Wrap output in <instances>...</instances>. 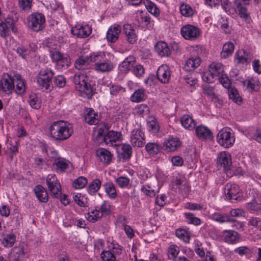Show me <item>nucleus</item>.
Returning a JSON list of instances; mask_svg holds the SVG:
<instances>
[{
    "label": "nucleus",
    "mask_w": 261,
    "mask_h": 261,
    "mask_svg": "<svg viewBox=\"0 0 261 261\" xmlns=\"http://www.w3.org/2000/svg\"><path fill=\"white\" fill-rule=\"evenodd\" d=\"M155 51L161 57H168L170 55V50L168 44L164 41H159L154 47Z\"/></svg>",
    "instance_id": "nucleus-31"
},
{
    "label": "nucleus",
    "mask_w": 261,
    "mask_h": 261,
    "mask_svg": "<svg viewBox=\"0 0 261 261\" xmlns=\"http://www.w3.org/2000/svg\"><path fill=\"white\" fill-rule=\"evenodd\" d=\"M245 135L249 139H253L256 142L261 143V128L256 129L251 128L244 132Z\"/></svg>",
    "instance_id": "nucleus-41"
},
{
    "label": "nucleus",
    "mask_w": 261,
    "mask_h": 261,
    "mask_svg": "<svg viewBox=\"0 0 261 261\" xmlns=\"http://www.w3.org/2000/svg\"><path fill=\"white\" fill-rule=\"evenodd\" d=\"M201 63V60L198 56L190 57L185 62L184 69L187 71H193L198 68Z\"/></svg>",
    "instance_id": "nucleus-25"
},
{
    "label": "nucleus",
    "mask_w": 261,
    "mask_h": 261,
    "mask_svg": "<svg viewBox=\"0 0 261 261\" xmlns=\"http://www.w3.org/2000/svg\"><path fill=\"white\" fill-rule=\"evenodd\" d=\"M100 210L102 215H109L113 210V206L111 204L110 202L104 201L100 205Z\"/></svg>",
    "instance_id": "nucleus-56"
},
{
    "label": "nucleus",
    "mask_w": 261,
    "mask_h": 261,
    "mask_svg": "<svg viewBox=\"0 0 261 261\" xmlns=\"http://www.w3.org/2000/svg\"><path fill=\"white\" fill-rule=\"evenodd\" d=\"M109 86L110 87V94L112 95L122 94L125 92V89L121 86L111 85Z\"/></svg>",
    "instance_id": "nucleus-62"
},
{
    "label": "nucleus",
    "mask_w": 261,
    "mask_h": 261,
    "mask_svg": "<svg viewBox=\"0 0 261 261\" xmlns=\"http://www.w3.org/2000/svg\"><path fill=\"white\" fill-rule=\"evenodd\" d=\"M195 132L198 138L201 140H211L213 138L211 130L204 125L195 127Z\"/></svg>",
    "instance_id": "nucleus-26"
},
{
    "label": "nucleus",
    "mask_w": 261,
    "mask_h": 261,
    "mask_svg": "<svg viewBox=\"0 0 261 261\" xmlns=\"http://www.w3.org/2000/svg\"><path fill=\"white\" fill-rule=\"evenodd\" d=\"M224 72V67L220 63L213 62L209 65L208 71L203 73L202 80L207 83H212Z\"/></svg>",
    "instance_id": "nucleus-7"
},
{
    "label": "nucleus",
    "mask_w": 261,
    "mask_h": 261,
    "mask_svg": "<svg viewBox=\"0 0 261 261\" xmlns=\"http://www.w3.org/2000/svg\"><path fill=\"white\" fill-rule=\"evenodd\" d=\"M184 216L185 218V222L189 224H192L198 226L201 224V220L194 216L192 213H184Z\"/></svg>",
    "instance_id": "nucleus-48"
},
{
    "label": "nucleus",
    "mask_w": 261,
    "mask_h": 261,
    "mask_svg": "<svg viewBox=\"0 0 261 261\" xmlns=\"http://www.w3.org/2000/svg\"><path fill=\"white\" fill-rule=\"evenodd\" d=\"M234 4L236 6V11L246 22L249 23L251 19L249 13L246 7V5L248 4V2H244L243 0H236Z\"/></svg>",
    "instance_id": "nucleus-18"
},
{
    "label": "nucleus",
    "mask_w": 261,
    "mask_h": 261,
    "mask_svg": "<svg viewBox=\"0 0 261 261\" xmlns=\"http://www.w3.org/2000/svg\"><path fill=\"white\" fill-rule=\"evenodd\" d=\"M222 237L224 241L228 244L236 243L239 237L237 232L233 230H224L222 232Z\"/></svg>",
    "instance_id": "nucleus-35"
},
{
    "label": "nucleus",
    "mask_w": 261,
    "mask_h": 261,
    "mask_svg": "<svg viewBox=\"0 0 261 261\" xmlns=\"http://www.w3.org/2000/svg\"><path fill=\"white\" fill-rule=\"evenodd\" d=\"M121 29L119 25L111 27L107 31V39L109 42H115L118 39Z\"/></svg>",
    "instance_id": "nucleus-32"
},
{
    "label": "nucleus",
    "mask_w": 261,
    "mask_h": 261,
    "mask_svg": "<svg viewBox=\"0 0 261 261\" xmlns=\"http://www.w3.org/2000/svg\"><path fill=\"white\" fill-rule=\"evenodd\" d=\"M181 145V142L178 137L171 136L164 140L162 147L167 152H172L176 151Z\"/></svg>",
    "instance_id": "nucleus-11"
},
{
    "label": "nucleus",
    "mask_w": 261,
    "mask_h": 261,
    "mask_svg": "<svg viewBox=\"0 0 261 261\" xmlns=\"http://www.w3.org/2000/svg\"><path fill=\"white\" fill-rule=\"evenodd\" d=\"M16 84V92L18 94H23L25 91V85L24 80L19 74L14 76V84Z\"/></svg>",
    "instance_id": "nucleus-37"
},
{
    "label": "nucleus",
    "mask_w": 261,
    "mask_h": 261,
    "mask_svg": "<svg viewBox=\"0 0 261 261\" xmlns=\"http://www.w3.org/2000/svg\"><path fill=\"white\" fill-rule=\"evenodd\" d=\"M146 151L150 155H155L160 151V146L156 143L149 142L145 146Z\"/></svg>",
    "instance_id": "nucleus-54"
},
{
    "label": "nucleus",
    "mask_w": 261,
    "mask_h": 261,
    "mask_svg": "<svg viewBox=\"0 0 261 261\" xmlns=\"http://www.w3.org/2000/svg\"><path fill=\"white\" fill-rule=\"evenodd\" d=\"M216 140L220 146L228 148L233 146L236 138L232 129L229 127H225L219 131Z\"/></svg>",
    "instance_id": "nucleus-5"
},
{
    "label": "nucleus",
    "mask_w": 261,
    "mask_h": 261,
    "mask_svg": "<svg viewBox=\"0 0 261 261\" xmlns=\"http://www.w3.org/2000/svg\"><path fill=\"white\" fill-rule=\"evenodd\" d=\"M28 25L34 31L38 32L45 27V18L43 14L40 13H34L28 18Z\"/></svg>",
    "instance_id": "nucleus-10"
},
{
    "label": "nucleus",
    "mask_w": 261,
    "mask_h": 261,
    "mask_svg": "<svg viewBox=\"0 0 261 261\" xmlns=\"http://www.w3.org/2000/svg\"><path fill=\"white\" fill-rule=\"evenodd\" d=\"M105 57L103 52L92 53L89 56L88 60L90 62H94V69L98 73L109 72L114 68V64L111 61H100Z\"/></svg>",
    "instance_id": "nucleus-4"
},
{
    "label": "nucleus",
    "mask_w": 261,
    "mask_h": 261,
    "mask_svg": "<svg viewBox=\"0 0 261 261\" xmlns=\"http://www.w3.org/2000/svg\"><path fill=\"white\" fill-rule=\"evenodd\" d=\"M179 11L180 14L186 17L193 16L196 12L193 8L187 3H182L180 5Z\"/></svg>",
    "instance_id": "nucleus-45"
},
{
    "label": "nucleus",
    "mask_w": 261,
    "mask_h": 261,
    "mask_svg": "<svg viewBox=\"0 0 261 261\" xmlns=\"http://www.w3.org/2000/svg\"><path fill=\"white\" fill-rule=\"evenodd\" d=\"M235 60L237 63H246L247 62V57L245 51L244 50L238 51L235 55Z\"/></svg>",
    "instance_id": "nucleus-61"
},
{
    "label": "nucleus",
    "mask_w": 261,
    "mask_h": 261,
    "mask_svg": "<svg viewBox=\"0 0 261 261\" xmlns=\"http://www.w3.org/2000/svg\"><path fill=\"white\" fill-rule=\"evenodd\" d=\"M116 184L121 188L127 187L130 182V179L125 176H120L115 180Z\"/></svg>",
    "instance_id": "nucleus-64"
},
{
    "label": "nucleus",
    "mask_w": 261,
    "mask_h": 261,
    "mask_svg": "<svg viewBox=\"0 0 261 261\" xmlns=\"http://www.w3.org/2000/svg\"><path fill=\"white\" fill-rule=\"evenodd\" d=\"M105 192L111 199H115L117 196V193L114 184L111 181L107 182L103 185Z\"/></svg>",
    "instance_id": "nucleus-39"
},
{
    "label": "nucleus",
    "mask_w": 261,
    "mask_h": 261,
    "mask_svg": "<svg viewBox=\"0 0 261 261\" xmlns=\"http://www.w3.org/2000/svg\"><path fill=\"white\" fill-rule=\"evenodd\" d=\"M130 99L132 102H139L145 99V90L140 88L136 90L130 96Z\"/></svg>",
    "instance_id": "nucleus-46"
},
{
    "label": "nucleus",
    "mask_w": 261,
    "mask_h": 261,
    "mask_svg": "<svg viewBox=\"0 0 261 261\" xmlns=\"http://www.w3.org/2000/svg\"><path fill=\"white\" fill-rule=\"evenodd\" d=\"M212 219L219 223H224L226 222H231V219L227 215L222 214L218 212L214 213L211 216Z\"/></svg>",
    "instance_id": "nucleus-53"
},
{
    "label": "nucleus",
    "mask_w": 261,
    "mask_h": 261,
    "mask_svg": "<svg viewBox=\"0 0 261 261\" xmlns=\"http://www.w3.org/2000/svg\"><path fill=\"white\" fill-rule=\"evenodd\" d=\"M146 8L148 12L155 17L160 15V10L150 0H146L144 2Z\"/></svg>",
    "instance_id": "nucleus-50"
},
{
    "label": "nucleus",
    "mask_w": 261,
    "mask_h": 261,
    "mask_svg": "<svg viewBox=\"0 0 261 261\" xmlns=\"http://www.w3.org/2000/svg\"><path fill=\"white\" fill-rule=\"evenodd\" d=\"M244 87L249 92L257 91L260 88V82L256 77H247L242 81Z\"/></svg>",
    "instance_id": "nucleus-23"
},
{
    "label": "nucleus",
    "mask_w": 261,
    "mask_h": 261,
    "mask_svg": "<svg viewBox=\"0 0 261 261\" xmlns=\"http://www.w3.org/2000/svg\"><path fill=\"white\" fill-rule=\"evenodd\" d=\"M54 75L53 70L48 67L41 68L36 76L38 85L46 90H51L52 88L51 80Z\"/></svg>",
    "instance_id": "nucleus-6"
},
{
    "label": "nucleus",
    "mask_w": 261,
    "mask_h": 261,
    "mask_svg": "<svg viewBox=\"0 0 261 261\" xmlns=\"http://www.w3.org/2000/svg\"><path fill=\"white\" fill-rule=\"evenodd\" d=\"M240 187L235 184L228 183L226 185L224 192L226 198L230 200H238L240 197Z\"/></svg>",
    "instance_id": "nucleus-21"
},
{
    "label": "nucleus",
    "mask_w": 261,
    "mask_h": 261,
    "mask_svg": "<svg viewBox=\"0 0 261 261\" xmlns=\"http://www.w3.org/2000/svg\"><path fill=\"white\" fill-rule=\"evenodd\" d=\"M228 95L229 98L232 100L240 104L242 102V98L239 95L238 91L234 88H231L228 90Z\"/></svg>",
    "instance_id": "nucleus-55"
},
{
    "label": "nucleus",
    "mask_w": 261,
    "mask_h": 261,
    "mask_svg": "<svg viewBox=\"0 0 261 261\" xmlns=\"http://www.w3.org/2000/svg\"><path fill=\"white\" fill-rule=\"evenodd\" d=\"M49 56L52 62L55 63L57 69H62L68 67L71 63L70 59L58 49H50Z\"/></svg>",
    "instance_id": "nucleus-8"
},
{
    "label": "nucleus",
    "mask_w": 261,
    "mask_h": 261,
    "mask_svg": "<svg viewBox=\"0 0 261 261\" xmlns=\"http://www.w3.org/2000/svg\"><path fill=\"white\" fill-rule=\"evenodd\" d=\"M74 202L81 207L89 206V199L86 194L81 193H74L72 195Z\"/></svg>",
    "instance_id": "nucleus-29"
},
{
    "label": "nucleus",
    "mask_w": 261,
    "mask_h": 261,
    "mask_svg": "<svg viewBox=\"0 0 261 261\" xmlns=\"http://www.w3.org/2000/svg\"><path fill=\"white\" fill-rule=\"evenodd\" d=\"M125 255L123 247L113 241L109 244L107 250L101 252L100 256L102 261H120Z\"/></svg>",
    "instance_id": "nucleus-3"
},
{
    "label": "nucleus",
    "mask_w": 261,
    "mask_h": 261,
    "mask_svg": "<svg viewBox=\"0 0 261 261\" xmlns=\"http://www.w3.org/2000/svg\"><path fill=\"white\" fill-rule=\"evenodd\" d=\"M141 191L144 195L150 197L155 196L156 194L155 190L149 184H144L142 185Z\"/></svg>",
    "instance_id": "nucleus-58"
},
{
    "label": "nucleus",
    "mask_w": 261,
    "mask_h": 261,
    "mask_svg": "<svg viewBox=\"0 0 261 261\" xmlns=\"http://www.w3.org/2000/svg\"><path fill=\"white\" fill-rule=\"evenodd\" d=\"M246 207L250 211L257 212L261 209V194H257L250 202L246 204Z\"/></svg>",
    "instance_id": "nucleus-43"
},
{
    "label": "nucleus",
    "mask_w": 261,
    "mask_h": 261,
    "mask_svg": "<svg viewBox=\"0 0 261 261\" xmlns=\"http://www.w3.org/2000/svg\"><path fill=\"white\" fill-rule=\"evenodd\" d=\"M180 251L179 248L175 244L170 245L168 249L167 254L170 260H175Z\"/></svg>",
    "instance_id": "nucleus-51"
},
{
    "label": "nucleus",
    "mask_w": 261,
    "mask_h": 261,
    "mask_svg": "<svg viewBox=\"0 0 261 261\" xmlns=\"http://www.w3.org/2000/svg\"><path fill=\"white\" fill-rule=\"evenodd\" d=\"M25 253L22 246H18L14 247L10 255V261H22L24 257Z\"/></svg>",
    "instance_id": "nucleus-30"
},
{
    "label": "nucleus",
    "mask_w": 261,
    "mask_h": 261,
    "mask_svg": "<svg viewBox=\"0 0 261 261\" xmlns=\"http://www.w3.org/2000/svg\"><path fill=\"white\" fill-rule=\"evenodd\" d=\"M184 207L190 211H201L203 208V205L201 203L186 202L184 203Z\"/></svg>",
    "instance_id": "nucleus-63"
},
{
    "label": "nucleus",
    "mask_w": 261,
    "mask_h": 261,
    "mask_svg": "<svg viewBox=\"0 0 261 261\" xmlns=\"http://www.w3.org/2000/svg\"><path fill=\"white\" fill-rule=\"evenodd\" d=\"M234 46L232 42H226L223 46L220 56L222 58L226 59L233 53Z\"/></svg>",
    "instance_id": "nucleus-44"
},
{
    "label": "nucleus",
    "mask_w": 261,
    "mask_h": 261,
    "mask_svg": "<svg viewBox=\"0 0 261 261\" xmlns=\"http://www.w3.org/2000/svg\"><path fill=\"white\" fill-rule=\"evenodd\" d=\"M156 76L158 80L162 83L166 84L171 78L170 67L167 65H162L158 69Z\"/></svg>",
    "instance_id": "nucleus-22"
},
{
    "label": "nucleus",
    "mask_w": 261,
    "mask_h": 261,
    "mask_svg": "<svg viewBox=\"0 0 261 261\" xmlns=\"http://www.w3.org/2000/svg\"><path fill=\"white\" fill-rule=\"evenodd\" d=\"M75 88L80 92L82 96L90 98L93 94V89L89 83L90 79L86 74L79 72L72 77Z\"/></svg>",
    "instance_id": "nucleus-2"
},
{
    "label": "nucleus",
    "mask_w": 261,
    "mask_h": 261,
    "mask_svg": "<svg viewBox=\"0 0 261 261\" xmlns=\"http://www.w3.org/2000/svg\"><path fill=\"white\" fill-rule=\"evenodd\" d=\"M16 241V236L13 232L2 234L1 243L5 247L10 248L12 247Z\"/></svg>",
    "instance_id": "nucleus-33"
},
{
    "label": "nucleus",
    "mask_w": 261,
    "mask_h": 261,
    "mask_svg": "<svg viewBox=\"0 0 261 261\" xmlns=\"http://www.w3.org/2000/svg\"><path fill=\"white\" fill-rule=\"evenodd\" d=\"M84 119L88 124L95 125L99 121V116L92 109H89L85 114Z\"/></svg>",
    "instance_id": "nucleus-34"
},
{
    "label": "nucleus",
    "mask_w": 261,
    "mask_h": 261,
    "mask_svg": "<svg viewBox=\"0 0 261 261\" xmlns=\"http://www.w3.org/2000/svg\"><path fill=\"white\" fill-rule=\"evenodd\" d=\"M87 184V179L84 176H80L75 179L73 182V186L76 189H81Z\"/></svg>",
    "instance_id": "nucleus-60"
},
{
    "label": "nucleus",
    "mask_w": 261,
    "mask_h": 261,
    "mask_svg": "<svg viewBox=\"0 0 261 261\" xmlns=\"http://www.w3.org/2000/svg\"><path fill=\"white\" fill-rule=\"evenodd\" d=\"M145 135L142 130L136 128L131 132L129 141L134 147H142L145 143Z\"/></svg>",
    "instance_id": "nucleus-12"
},
{
    "label": "nucleus",
    "mask_w": 261,
    "mask_h": 261,
    "mask_svg": "<svg viewBox=\"0 0 261 261\" xmlns=\"http://www.w3.org/2000/svg\"><path fill=\"white\" fill-rule=\"evenodd\" d=\"M180 122L181 126L186 129L192 130L195 128L196 122L190 115H183L180 119Z\"/></svg>",
    "instance_id": "nucleus-28"
},
{
    "label": "nucleus",
    "mask_w": 261,
    "mask_h": 261,
    "mask_svg": "<svg viewBox=\"0 0 261 261\" xmlns=\"http://www.w3.org/2000/svg\"><path fill=\"white\" fill-rule=\"evenodd\" d=\"M147 127L152 134H156L160 129L156 119L153 116H149L147 119Z\"/></svg>",
    "instance_id": "nucleus-42"
},
{
    "label": "nucleus",
    "mask_w": 261,
    "mask_h": 261,
    "mask_svg": "<svg viewBox=\"0 0 261 261\" xmlns=\"http://www.w3.org/2000/svg\"><path fill=\"white\" fill-rule=\"evenodd\" d=\"M35 195L38 200L42 202L48 201V194L45 188L40 185H38L34 188Z\"/></svg>",
    "instance_id": "nucleus-38"
},
{
    "label": "nucleus",
    "mask_w": 261,
    "mask_h": 261,
    "mask_svg": "<svg viewBox=\"0 0 261 261\" xmlns=\"http://www.w3.org/2000/svg\"><path fill=\"white\" fill-rule=\"evenodd\" d=\"M175 234L180 240L185 242L188 243L190 241V236L187 231L185 229L178 228L176 230Z\"/></svg>",
    "instance_id": "nucleus-59"
},
{
    "label": "nucleus",
    "mask_w": 261,
    "mask_h": 261,
    "mask_svg": "<svg viewBox=\"0 0 261 261\" xmlns=\"http://www.w3.org/2000/svg\"><path fill=\"white\" fill-rule=\"evenodd\" d=\"M135 59L133 56L126 58L119 66V70L122 72H128L133 67Z\"/></svg>",
    "instance_id": "nucleus-40"
},
{
    "label": "nucleus",
    "mask_w": 261,
    "mask_h": 261,
    "mask_svg": "<svg viewBox=\"0 0 261 261\" xmlns=\"http://www.w3.org/2000/svg\"><path fill=\"white\" fill-rule=\"evenodd\" d=\"M180 34L185 40L194 41L201 36V30L196 25L187 24L181 28Z\"/></svg>",
    "instance_id": "nucleus-9"
},
{
    "label": "nucleus",
    "mask_w": 261,
    "mask_h": 261,
    "mask_svg": "<svg viewBox=\"0 0 261 261\" xmlns=\"http://www.w3.org/2000/svg\"><path fill=\"white\" fill-rule=\"evenodd\" d=\"M73 133L72 124L66 121L54 122L49 127L50 136L56 141L68 139Z\"/></svg>",
    "instance_id": "nucleus-1"
},
{
    "label": "nucleus",
    "mask_w": 261,
    "mask_h": 261,
    "mask_svg": "<svg viewBox=\"0 0 261 261\" xmlns=\"http://www.w3.org/2000/svg\"><path fill=\"white\" fill-rule=\"evenodd\" d=\"M9 28H11L13 32H15L12 19L7 18L5 21L0 19V36L6 38L8 35Z\"/></svg>",
    "instance_id": "nucleus-27"
},
{
    "label": "nucleus",
    "mask_w": 261,
    "mask_h": 261,
    "mask_svg": "<svg viewBox=\"0 0 261 261\" xmlns=\"http://www.w3.org/2000/svg\"><path fill=\"white\" fill-rule=\"evenodd\" d=\"M122 138V134L120 132L111 130L104 136L103 140L107 145L115 146L121 141Z\"/></svg>",
    "instance_id": "nucleus-17"
},
{
    "label": "nucleus",
    "mask_w": 261,
    "mask_h": 261,
    "mask_svg": "<svg viewBox=\"0 0 261 261\" xmlns=\"http://www.w3.org/2000/svg\"><path fill=\"white\" fill-rule=\"evenodd\" d=\"M28 102L30 106L34 109H39L41 106V100L40 98L35 94L31 95Z\"/></svg>",
    "instance_id": "nucleus-52"
},
{
    "label": "nucleus",
    "mask_w": 261,
    "mask_h": 261,
    "mask_svg": "<svg viewBox=\"0 0 261 261\" xmlns=\"http://www.w3.org/2000/svg\"><path fill=\"white\" fill-rule=\"evenodd\" d=\"M97 160L105 165H109L113 158V154L107 149L98 148L96 150Z\"/></svg>",
    "instance_id": "nucleus-19"
},
{
    "label": "nucleus",
    "mask_w": 261,
    "mask_h": 261,
    "mask_svg": "<svg viewBox=\"0 0 261 261\" xmlns=\"http://www.w3.org/2000/svg\"><path fill=\"white\" fill-rule=\"evenodd\" d=\"M46 182L53 195L56 197L61 192V187L59 181L55 174H49L46 177Z\"/></svg>",
    "instance_id": "nucleus-14"
},
{
    "label": "nucleus",
    "mask_w": 261,
    "mask_h": 261,
    "mask_svg": "<svg viewBox=\"0 0 261 261\" xmlns=\"http://www.w3.org/2000/svg\"><path fill=\"white\" fill-rule=\"evenodd\" d=\"M135 113L141 116H144L149 114V109L145 104H140L135 107Z\"/></svg>",
    "instance_id": "nucleus-57"
},
{
    "label": "nucleus",
    "mask_w": 261,
    "mask_h": 261,
    "mask_svg": "<svg viewBox=\"0 0 261 261\" xmlns=\"http://www.w3.org/2000/svg\"><path fill=\"white\" fill-rule=\"evenodd\" d=\"M53 165L57 173L65 172L71 166V163L68 160L62 158L56 159Z\"/></svg>",
    "instance_id": "nucleus-24"
},
{
    "label": "nucleus",
    "mask_w": 261,
    "mask_h": 261,
    "mask_svg": "<svg viewBox=\"0 0 261 261\" xmlns=\"http://www.w3.org/2000/svg\"><path fill=\"white\" fill-rule=\"evenodd\" d=\"M217 160L218 166L223 167L225 171L229 169L232 164L231 155L226 151L220 152L217 156Z\"/></svg>",
    "instance_id": "nucleus-16"
},
{
    "label": "nucleus",
    "mask_w": 261,
    "mask_h": 261,
    "mask_svg": "<svg viewBox=\"0 0 261 261\" xmlns=\"http://www.w3.org/2000/svg\"><path fill=\"white\" fill-rule=\"evenodd\" d=\"M124 32L127 37V41L129 43L133 44L137 40V36L134 28L129 24H126L124 25Z\"/></svg>",
    "instance_id": "nucleus-36"
},
{
    "label": "nucleus",
    "mask_w": 261,
    "mask_h": 261,
    "mask_svg": "<svg viewBox=\"0 0 261 261\" xmlns=\"http://www.w3.org/2000/svg\"><path fill=\"white\" fill-rule=\"evenodd\" d=\"M92 32L91 26L87 24H76L71 29V33L74 36L79 38H86L90 35Z\"/></svg>",
    "instance_id": "nucleus-15"
},
{
    "label": "nucleus",
    "mask_w": 261,
    "mask_h": 261,
    "mask_svg": "<svg viewBox=\"0 0 261 261\" xmlns=\"http://www.w3.org/2000/svg\"><path fill=\"white\" fill-rule=\"evenodd\" d=\"M14 89V76L12 77L8 73L4 74L0 81V90L9 95Z\"/></svg>",
    "instance_id": "nucleus-13"
},
{
    "label": "nucleus",
    "mask_w": 261,
    "mask_h": 261,
    "mask_svg": "<svg viewBox=\"0 0 261 261\" xmlns=\"http://www.w3.org/2000/svg\"><path fill=\"white\" fill-rule=\"evenodd\" d=\"M102 214L99 210L91 209L87 213L86 219L88 221L94 223L99 220L102 217Z\"/></svg>",
    "instance_id": "nucleus-47"
},
{
    "label": "nucleus",
    "mask_w": 261,
    "mask_h": 261,
    "mask_svg": "<svg viewBox=\"0 0 261 261\" xmlns=\"http://www.w3.org/2000/svg\"><path fill=\"white\" fill-rule=\"evenodd\" d=\"M203 93L204 95L207 96L212 101L216 103V106H221L222 105V99L219 95L215 94L214 89L213 87L208 84H205L202 86Z\"/></svg>",
    "instance_id": "nucleus-20"
},
{
    "label": "nucleus",
    "mask_w": 261,
    "mask_h": 261,
    "mask_svg": "<svg viewBox=\"0 0 261 261\" xmlns=\"http://www.w3.org/2000/svg\"><path fill=\"white\" fill-rule=\"evenodd\" d=\"M101 186V181L99 179H95L90 182L87 187V191L90 195L96 193L100 189Z\"/></svg>",
    "instance_id": "nucleus-49"
}]
</instances>
